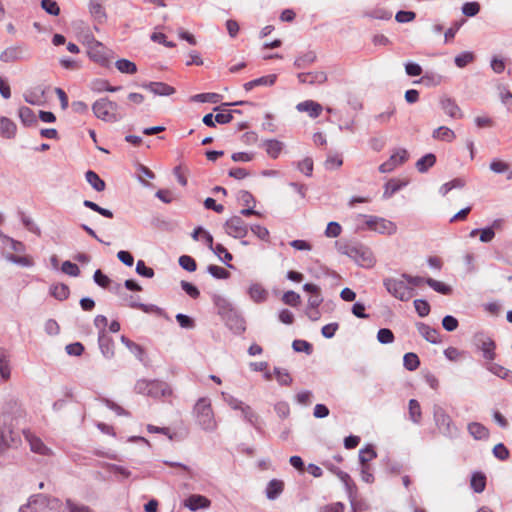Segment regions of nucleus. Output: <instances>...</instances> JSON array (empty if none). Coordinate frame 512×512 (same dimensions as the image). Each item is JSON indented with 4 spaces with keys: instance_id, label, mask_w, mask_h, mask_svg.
Listing matches in <instances>:
<instances>
[{
    "instance_id": "1",
    "label": "nucleus",
    "mask_w": 512,
    "mask_h": 512,
    "mask_svg": "<svg viewBox=\"0 0 512 512\" xmlns=\"http://www.w3.org/2000/svg\"><path fill=\"white\" fill-rule=\"evenodd\" d=\"M339 253L348 256L356 264L364 268L373 267L375 257L371 249L359 242L336 243Z\"/></svg>"
},
{
    "instance_id": "2",
    "label": "nucleus",
    "mask_w": 512,
    "mask_h": 512,
    "mask_svg": "<svg viewBox=\"0 0 512 512\" xmlns=\"http://www.w3.org/2000/svg\"><path fill=\"white\" fill-rule=\"evenodd\" d=\"M19 512H65L62 502L55 497L44 494L33 496L27 505L22 506Z\"/></svg>"
},
{
    "instance_id": "3",
    "label": "nucleus",
    "mask_w": 512,
    "mask_h": 512,
    "mask_svg": "<svg viewBox=\"0 0 512 512\" xmlns=\"http://www.w3.org/2000/svg\"><path fill=\"white\" fill-rule=\"evenodd\" d=\"M433 418L436 427L444 437L456 439L460 435V429L441 406L435 405L433 407Z\"/></svg>"
},
{
    "instance_id": "4",
    "label": "nucleus",
    "mask_w": 512,
    "mask_h": 512,
    "mask_svg": "<svg viewBox=\"0 0 512 512\" xmlns=\"http://www.w3.org/2000/svg\"><path fill=\"white\" fill-rule=\"evenodd\" d=\"M92 110L98 119L106 122H117L123 118V115L119 113L118 104L107 97L95 101Z\"/></svg>"
},
{
    "instance_id": "5",
    "label": "nucleus",
    "mask_w": 512,
    "mask_h": 512,
    "mask_svg": "<svg viewBox=\"0 0 512 512\" xmlns=\"http://www.w3.org/2000/svg\"><path fill=\"white\" fill-rule=\"evenodd\" d=\"M194 410L197 413L198 424L203 430L213 431L216 428L217 424L209 399H199L194 405Z\"/></svg>"
},
{
    "instance_id": "6",
    "label": "nucleus",
    "mask_w": 512,
    "mask_h": 512,
    "mask_svg": "<svg viewBox=\"0 0 512 512\" xmlns=\"http://www.w3.org/2000/svg\"><path fill=\"white\" fill-rule=\"evenodd\" d=\"M384 286L392 296L401 301L410 300L414 293V289L409 287L405 281L395 278L385 279Z\"/></svg>"
},
{
    "instance_id": "7",
    "label": "nucleus",
    "mask_w": 512,
    "mask_h": 512,
    "mask_svg": "<svg viewBox=\"0 0 512 512\" xmlns=\"http://www.w3.org/2000/svg\"><path fill=\"white\" fill-rule=\"evenodd\" d=\"M366 219L365 223L368 229L378 232L380 234L393 235L397 231V226L394 222L377 216L361 215Z\"/></svg>"
},
{
    "instance_id": "8",
    "label": "nucleus",
    "mask_w": 512,
    "mask_h": 512,
    "mask_svg": "<svg viewBox=\"0 0 512 512\" xmlns=\"http://www.w3.org/2000/svg\"><path fill=\"white\" fill-rule=\"evenodd\" d=\"M224 230L231 237L244 238L248 233V226L241 216L236 215L225 222Z\"/></svg>"
},
{
    "instance_id": "9",
    "label": "nucleus",
    "mask_w": 512,
    "mask_h": 512,
    "mask_svg": "<svg viewBox=\"0 0 512 512\" xmlns=\"http://www.w3.org/2000/svg\"><path fill=\"white\" fill-rule=\"evenodd\" d=\"M88 56L91 60L102 66H108L110 63L108 50L99 41L92 39L88 44Z\"/></svg>"
},
{
    "instance_id": "10",
    "label": "nucleus",
    "mask_w": 512,
    "mask_h": 512,
    "mask_svg": "<svg viewBox=\"0 0 512 512\" xmlns=\"http://www.w3.org/2000/svg\"><path fill=\"white\" fill-rule=\"evenodd\" d=\"M28 50L25 45H15L6 48L0 54V60L5 63H11L28 58Z\"/></svg>"
},
{
    "instance_id": "11",
    "label": "nucleus",
    "mask_w": 512,
    "mask_h": 512,
    "mask_svg": "<svg viewBox=\"0 0 512 512\" xmlns=\"http://www.w3.org/2000/svg\"><path fill=\"white\" fill-rule=\"evenodd\" d=\"M408 159V152L405 149L396 150L390 158L379 166L381 173H389L393 171L397 166L403 164Z\"/></svg>"
},
{
    "instance_id": "12",
    "label": "nucleus",
    "mask_w": 512,
    "mask_h": 512,
    "mask_svg": "<svg viewBox=\"0 0 512 512\" xmlns=\"http://www.w3.org/2000/svg\"><path fill=\"white\" fill-rule=\"evenodd\" d=\"M20 443V437L10 427H0V453L9 447H16Z\"/></svg>"
},
{
    "instance_id": "13",
    "label": "nucleus",
    "mask_w": 512,
    "mask_h": 512,
    "mask_svg": "<svg viewBox=\"0 0 512 512\" xmlns=\"http://www.w3.org/2000/svg\"><path fill=\"white\" fill-rule=\"evenodd\" d=\"M23 435H24L26 441L29 443L30 449L32 452L40 454V455H44V456H48L52 453L51 449L48 448L40 438L35 436L29 430H24Z\"/></svg>"
},
{
    "instance_id": "14",
    "label": "nucleus",
    "mask_w": 512,
    "mask_h": 512,
    "mask_svg": "<svg viewBox=\"0 0 512 512\" xmlns=\"http://www.w3.org/2000/svg\"><path fill=\"white\" fill-rule=\"evenodd\" d=\"M440 106L443 112L451 118L460 119L463 117V113L460 107L456 101L450 97H442L440 99Z\"/></svg>"
},
{
    "instance_id": "15",
    "label": "nucleus",
    "mask_w": 512,
    "mask_h": 512,
    "mask_svg": "<svg viewBox=\"0 0 512 512\" xmlns=\"http://www.w3.org/2000/svg\"><path fill=\"white\" fill-rule=\"evenodd\" d=\"M98 344L102 355L106 359H111L114 356V342L106 330L99 331Z\"/></svg>"
},
{
    "instance_id": "16",
    "label": "nucleus",
    "mask_w": 512,
    "mask_h": 512,
    "mask_svg": "<svg viewBox=\"0 0 512 512\" xmlns=\"http://www.w3.org/2000/svg\"><path fill=\"white\" fill-rule=\"evenodd\" d=\"M248 104L247 101H239L232 103V105H244ZM231 106V103H224L221 106H217L214 108V111H218L215 115V121L219 124H227L233 119V111L227 109V107Z\"/></svg>"
},
{
    "instance_id": "17",
    "label": "nucleus",
    "mask_w": 512,
    "mask_h": 512,
    "mask_svg": "<svg viewBox=\"0 0 512 512\" xmlns=\"http://www.w3.org/2000/svg\"><path fill=\"white\" fill-rule=\"evenodd\" d=\"M226 325L235 333H242L245 331V321L241 315L234 309L230 314L222 318Z\"/></svg>"
},
{
    "instance_id": "18",
    "label": "nucleus",
    "mask_w": 512,
    "mask_h": 512,
    "mask_svg": "<svg viewBox=\"0 0 512 512\" xmlns=\"http://www.w3.org/2000/svg\"><path fill=\"white\" fill-rule=\"evenodd\" d=\"M417 330L419 334L428 342L432 344H438L441 342L440 335L438 330L429 325L418 322L416 323Z\"/></svg>"
},
{
    "instance_id": "19",
    "label": "nucleus",
    "mask_w": 512,
    "mask_h": 512,
    "mask_svg": "<svg viewBox=\"0 0 512 512\" xmlns=\"http://www.w3.org/2000/svg\"><path fill=\"white\" fill-rule=\"evenodd\" d=\"M478 348L482 351L483 358L491 362L496 358V344L490 337H484L479 340Z\"/></svg>"
},
{
    "instance_id": "20",
    "label": "nucleus",
    "mask_w": 512,
    "mask_h": 512,
    "mask_svg": "<svg viewBox=\"0 0 512 512\" xmlns=\"http://www.w3.org/2000/svg\"><path fill=\"white\" fill-rule=\"evenodd\" d=\"M297 78L299 82L304 84H322L326 82L327 75L326 73L322 71H316V72H308V73H299L297 75Z\"/></svg>"
},
{
    "instance_id": "21",
    "label": "nucleus",
    "mask_w": 512,
    "mask_h": 512,
    "mask_svg": "<svg viewBox=\"0 0 512 512\" xmlns=\"http://www.w3.org/2000/svg\"><path fill=\"white\" fill-rule=\"evenodd\" d=\"M155 95L169 96L174 93V88L162 82H149L142 85Z\"/></svg>"
},
{
    "instance_id": "22",
    "label": "nucleus",
    "mask_w": 512,
    "mask_h": 512,
    "mask_svg": "<svg viewBox=\"0 0 512 512\" xmlns=\"http://www.w3.org/2000/svg\"><path fill=\"white\" fill-rule=\"evenodd\" d=\"M484 366L489 372H491L495 376H497L501 379L509 380L512 383V371L511 370L505 368L504 366H502L500 364L494 363L493 361L486 362Z\"/></svg>"
},
{
    "instance_id": "23",
    "label": "nucleus",
    "mask_w": 512,
    "mask_h": 512,
    "mask_svg": "<svg viewBox=\"0 0 512 512\" xmlns=\"http://www.w3.org/2000/svg\"><path fill=\"white\" fill-rule=\"evenodd\" d=\"M296 108L300 112H307L312 118L318 117L322 112V106L312 100L300 102L297 104Z\"/></svg>"
},
{
    "instance_id": "24",
    "label": "nucleus",
    "mask_w": 512,
    "mask_h": 512,
    "mask_svg": "<svg viewBox=\"0 0 512 512\" xmlns=\"http://www.w3.org/2000/svg\"><path fill=\"white\" fill-rule=\"evenodd\" d=\"M467 430L475 440H484L489 437V430L479 422L469 423Z\"/></svg>"
},
{
    "instance_id": "25",
    "label": "nucleus",
    "mask_w": 512,
    "mask_h": 512,
    "mask_svg": "<svg viewBox=\"0 0 512 512\" xmlns=\"http://www.w3.org/2000/svg\"><path fill=\"white\" fill-rule=\"evenodd\" d=\"M248 294L255 303L265 302L268 298V292L258 283H254L249 287Z\"/></svg>"
},
{
    "instance_id": "26",
    "label": "nucleus",
    "mask_w": 512,
    "mask_h": 512,
    "mask_svg": "<svg viewBox=\"0 0 512 512\" xmlns=\"http://www.w3.org/2000/svg\"><path fill=\"white\" fill-rule=\"evenodd\" d=\"M89 11L94 21H96L98 24H103L106 22L107 14L101 3L91 1L89 4Z\"/></svg>"
},
{
    "instance_id": "27",
    "label": "nucleus",
    "mask_w": 512,
    "mask_h": 512,
    "mask_svg": "<svg viewBox=\"0 0 512 512\" xmlns=\"http://www.w3.org/2000/svg\"><path fill=\"white\" fill-rule=\"evenodd\" d=\"M277 76L275 74L263 76L244 84V89L250 91L258 86H272L276 81Z\"/></svg>"
},
{
    "instance_id": "28",
    "label": "nucleus",
    "mask_w": 512,
    "mask_h": 512,
    "mask_svg": "<svg viewBox=\"0 0 512 512\" xmlns=\"http://www.w3.org/2000/svg\"><path fill=\"white\" fill-rule=\"evenodd\" d=\"M262 146L266 153L273 159H276L282 152L284 144L281 141L271 139L266 140Z\"/></svg>"
},
{
    "instance_id": "29",
    "label": "nucleus",
    "mask_w": 512,
    "mask_h": 512,
    "mask_svg": "<svg viewBox=\"0 0 512 512\" xmlns=\"http://www.w3.org/2000/svg\"><path fill=\"white\" fill-rule=\"evenodd\" d=\"M284 483L278 479H272L266 487V496L269 500H275L283 491Z\"/></svg>"
},
{
    "instance_id": "30",
    "label": "nucleus",
    "mask_w": 512,
    "mask_h": 512,
    "mask_svg": "<svg viewBox=\"0 0 512 512\" xmlns=\"http://www.w3.org/2000/svg\"><path fill=\"white\" fill-rule=\"evenodd\" d=\"M0 134L7 139L13 138L16 134L15 123L7 117H2L0 119Z\"/></svg>"
},
{
    "instance_id": "31",
    "label": "nucleus",
    "mask_w": 512,
    "mask_h": 512,
    "mask_svg": "<svg viewBox=\"0 0 512 512\" xmlns=\"http://www.w3.org/2000/svg\"><path fill=\"white\" fill-rule=\"evenodd\" d=\"M11 375L9 354L5 349L0 348V376L8 380Z\"/></svg>"
},
{
    "instance_id": "32",
    "label": "nucleus",
    "mask_w": 512,
    "mask_h": 512,
    "mask_svg": "<svg viewBox=\"0 0 512 512\" xmlns=\"http://www.w3.org/2000/svg\"><path fill=\"white\" fill-rule=\"evenodd\" d=\"M432 137L435 140L452 142L456 138V135L452 129L446 126H440L433 131Z\"/></svg>"
},
{
    "instance_id": "33",
    "label": "nucleus",
    "mask_w": 512,
    "mask_h": 512,
    "mask_svg": "<svg viewBox=\"0 0 512 512\" xmlns=\"http://www.w3.org/2000/svg\"><path fill=\"white\" fill-rule=\"evenodd\" d=\"M316 53L314 51H307L299 55L295 61L294 66L298 69H304L316 61Z\"/></svg>"
},
{
    "instance_id": "34",
    "label": "nucleus",
    "mask_w": 512,
    "mask_h": 512,
    "mask_svg": "<svg viewBox=\"0 0 512 512\" xmlns=\"http://www.w3.org/2000/svg\"><path fill=\"white\" fill-rule=\"evenodd\" d=\"M85 179L97 192H102L105 190L106 184L96 172L88 170L85 173Z\"/></svg>"
},
{
    "instance_id": "35",
    "label": "nucleus",
    "mask_w": 512,
    "mask_h": 512,
    "mask_svg": "<svg viewBox=\"0 0 512 512\" xmlns=\"http://www.w3.org/2000/svg\"><path fill=\"white\" fill-rule=\"evenodd\" d=\"M167 393H170L168 391V386L166 383L161 381L153 380L148 391V395L153 398H160L162 396H165Z\"/></svg>"
},
{
    "instance_id": "36",
    "label": "nucleus",
    "mask_w": 512,
    "mask_h": 512,
    "mask_svg": "<svg viewBox=\"0 0 512 512\" xmlns=\"http://www.w3.org/2000/svg\"><path fill=\"white\" fill-rule=\"evenodd\" d=\"M19 118L23 125L32 126L37 123V118L34 111L26 106L20 107L18 111Z\"/></svg>"
},
{
    "instance_id": "37",
    "label": "nucleus",
    "mask_w": 512,
    "mask_h": 512,
    "mask_svg": "<svg viewBox=\"0 0 512 512\" xmlns=\"http://www.w3.org/2000/svg\"><path fill=\"white\" fill-rule=\"evenodd\" d=\"M436 163V156L433 153H427L416 162V168L420 173H425Z\"/></svg>"
},
{
    "instance_id": "38",
    "label": "nucleus",
    "mask_w": 512,
    "mask_h": 512,
    "mask_svg": "<svg viewBox=\"0 0 512 512\" xmlns=\"http://www.w3.org/2000/svg\"><path fill=\"white\" fill-rule=\"evenodd\" d=\"M214 304L217 307L218 313L222 318L227 314H230L234 310L232 304L222 296H215Z\"/></svg>"
},
{
    "instance_id": "39",
    "label": "nucleus",
    "mask_w": 512,
    "mask_h": 512,
    "mask_svg": "<svg viewBox=\"0 0 512 512\" xmlns=\"http://www.w3.org/2000/svg\"><path fill=\"white\" fill-rule=\"evenodd\" d=\"M470 485L474 492H483L486 487V476L482 472H474L471 477Z\"/></svg>"
},
{
    "instance_id": "40",
    "label": "nucleus",
    "mask_w": 512,
    "mask_h": 512,
    "mask_svg": "<svg viewBox=\"0 0 512 512\" xmlns=\"http://www.w3.org/2000/svg\"><path fill=\"white\" fill-rule=\"evenodd\" d=\"M3 256L8 262L22 267H32L34 265L33 260L29 256H17L12 253H4Z\"/></svg>"
},
{
    "instance_id": "41",
    "label": "nucleus",
    "mask_w": 512,
    "mask_h": 512,
    "mask_svg": "<svg viewBox=\"0 0 512 512\" xmlns=\"http://www.w3.org/2000/svg\"><path fill=\"white\" fill-rule=\"evenodd\" d=\"M240 411L243 419L258 429L259 416L254 412L251 406L244 404Z\"/></svg>"
},
{
    "instance_id": "42",
    "label": "nucleus",
    "mask_w": 512,
    "mask_h": 512,
    "mask_svg": "<svg viewBox=\"0 0 512 512\" xmlns=\"http://www.w3.org/2000/svg\"><path fill=\"white\" fill-rule=\"evenodd\" d=\"M98 465L106 469L108 472L121 475L123 478H128L131 476V472L123 466L106 462H98Z\"/></svg>"
},
{
    "instance_id": "43",
    "label": "nucleus",
    "mask_w": 512,
    "mask_h": 512,
    "mask_svg": "<svg viewBox=\"0 0 512 512\" xmlns=\"http://www.w3.org/2000/svg\"><path fill=\"white\" fill-rule=\"evenodd\" d=\"M409 418L415 423L419 424L422 418V412L419 402L416 399L409 401Z\"/></svg>"
},
{
    "instance_id": "44",
    "label": "nucleus",
    "mask_w": 512,
    "mask_h": 512,
    "mask_svg": "<svg viewBox=\"0 0 512 512\" xmlns=\"http://www.w3.org/2000/svg\"><path fill=\"white\" fill-rule=\"evenodd\" d=\"M194 240L201 241L210 249H213V237L209 232L204 230L202 227L194 229Z\"/></svg>"
},
{
    "instance_id": "45",
    "label": "nucleus",
    "mask_w": 512,
    "mask_h": 512,
    "mask_svg": "<svg viewBox=\"0 0 512 512\" xmlns=\"http://www.w3.org/2000/svg\"><path fill=\"white\" fill-rule=\"evenodd\" d=\"M51 295L58 300H65L70 294L69 287L66 284H56L50 288Z\"/></svg>"
},
{
    "instance_id": "46",
    "label": "nucleus",
    "mask_w": 512,
    "mask_h": 512,
    "mask_svg": "<svg viewBox=\"0 0 512 512\" xmlns=\"http://www.w3.org/2000/svg\"><path fill=\"white\" fill-rule=\"evenodd\" d=\"M115 66L121 73L134 74L137 72L136 64L128 59L117 60Z\"/></svg>"
},
{
    "instance_id": "47",
    "label": "nucleus",
    "mask_w": 512,
    "mask_h": 512,
    "mask_svg": "<svg viewBox=\"0 0 512 512\" xmlns=\"http://www.w3.org/2000/svg\"><path fill=\"white\" fill-rule=\"evenodd\" d=\"M403 365L407 370L414 371L420 365L419 357L412 352L406 353L403 357Z\"/></svg>"
},
{
    "instance_id": "48",
    "label": "nucleus",
    "mask_w": 512,
    "mask_h": 512,
    "mask_svg": "<svg viewBox=\"0 0 512 512\" xmlns=\"http://www.w3.org/2000/svg\"><path fill=\"white\" fill-rule=\"evenodd\" d=\"M377 457L372 446H367L359 451V461L361 465L369 464L371 460Z\"/></svg>"
},
{
    "instance_id": "49",
    "label": "nucleus",
    "mask_w": 512,
    "mask_h": 512,
    "mask_svg": "<svg viewBox=\"0 0 512 512\" xmlns=\"http://www.w3.org/2000/svg\"><path fill=\"white\" fill-rule=\"evenodd\" d=\"M221 95L217 93H201L194 95V101L201 102V103H212L216 104L220 102Z\"/></svg>"
},
{
    "instance_id": "50",
    "label": "nucleus",
    "mask_w": 512,
    "mask_h": 512,
    "mask_svg": "<svg viewBox=\"0 0 512 512\" xmlns=\"http://www.w3.org/2000/svg\"><path fill=\"white\" fill-rule=\"evenodd\" d=\"M474 60V54L470 51H465L458 54L455 59V65L459 68H464Z\"/></svg>"
},
{
    "instance_id": "51",
    "label": "nucleus",
    "mask_w": 512,
    "mask_h": 512,
    "mask_svg": "<svg viewBox=\"0 0 512 512\" xmlns=\"http://www.w3.org/2000/svg\"><path fill=\"white\" fill-rule=\"evenodd\" d=\"M123 300L126 301L127 305L131 308H137L144 312L149 311L148 305L139 302V296L125 294Z\"/></svg>"
},
{
    "instance_id": "52",
    "label": "nucleus",
    "mask_w": 512,
    "mask_h": 512,
    "mask_svg": "<svg viewBox=\"0 0 512 512\" xmlns=\"http://www.w3.org/2000/svg\"><path fill=\"white\" fill-rule=\"evenodd\" d=\"M83 205L86 208H89V209L99 213L100 215L106 217V218H113V212L111 210L106 209V208H102L98 204H96L95 202H93L91 200H84L83 201Z\"/></svg>"
},
{
    "instance_id": "53",
    "label": "nucleus",
    "mask_w": 512,
    "mask_h": 512,
    "mask_svg": "<svg viewBox=\"0 0 512 512\" xmlns=\"http://www.w3.org/2000/svg\"><path fill=\"white\" fill-rule=\"evenodd\" d=\"M274 374L280 385L289 386L292 383V377L287 370L275 367Z\"/></svg>"
},
{
    "instance_id": "54",
    "label": "nucleus",
    "mask_w": 512,
    "mask_h": 512,
    "mask_svg": "<svg viewBox=\"0 0 512 512\" xmlns=\"http://www.w3.org/2000/svg\"><path fill=\"white\" fill-rule=\"evenodd\" d=\"M211 250L215 253V255L218 256V258L222 262L227 264L229 267H232V265L228 264V262L232 260V255L227 251V249L223 245L217 244Z\"/></svg>"
},
{
    "instance_id": "55",
    "label": "nucleus",
    "mask_w": 512,
    "mask_h": 512,
    "mask_svg": "<svg viewBox=\"0 0 512 512\" xmlns=\"http://www.w3.org/2000/svg\"><path fill=\"white\" fill-rule=\"evenodd\" d=\"M426 283L436 292L447 295L451 292V288L444 283L432 278H427Z\"/></svg>"
},
{
    "instance_id": "56",
    "label": "nucleus",
    "mask_w": 512,
    "mask_h": 512,
    "mask_svg": "<svg viewBox=\"0 0 512 512\" xmlns=\"http://www.w3.org/2000/svg\"><path fill=\"white\" fill-rule=\"evenodd\" d=\"M41 7L50 15L58 16L60 14V8L54 0H41Z\"/></svg>"
},
{
    "instance_id": "57",
    "label": "nucleus",
    "mask_w": 512,
    "mask_h": 512,
    "mask_svg": "<svg viewBox=\"0 0 512 512\" xmlns=\"http://www.w3.org/2000/svg\"><path fill=\"white\" fill-rule=\"evenodd\" d=\"M94 282L101 288H108L111 284V279L105 275L100 269L96 270L93 275Z\"/></svg>"
},
{
    "instance_id": "58",
    "label": "nucleus",
    "mask_w": 512,
    "mask_h": 512,
    "mask_svg": "<svg viewBox=\"0 0 512 512\" xmlns=\"http://www.w3.org/2000/svg\"><path fill=\"white\" fill-rule=\"evenodd\" d=\"M282 301L286 305L297 307L301 302V297L298 293L294 291H287L283 294Z\"/></svg>"
},
{
    "instance_id": "59",
    "label": "nucleus",
    "mask_w": 512,
    "mask_h": 512,
    "mask_svg": "<svg viewBox=\"0 0 512 512\" xmlns=\"http://www.w3.org/2000/svg\"><path fill=\"white\" fill-rule=\"evenodd\" d=\"M395 337L393 332L388 328H381L377 332V340L381 344H391Z\"/></svg>"
},
{
    "instance_id": "60",
    "label": "nucleus",
    "mask_w": 512,
    "mask_h": 512,
    "mask_svg": "<svg viewBox=\"0 0 512 512\" xmlns=\"http://www.w3.org/2000/svg\"><path fill=\"white\" fill-rule=\"evenodd\" d=\"M66 508L69 512H94L89 506L74 502L71 499L66 500Z\"/></svg>"
},
{
    "instance_id": "61",
    "label": "nucleus",
    "mask_w": 512,
    "mask_h": 512,
    "mask_svg": "<svg viewBox=\"0 0 512 512\" xmlns=\"http://www.w3.org/2000/svg\"><path fill=\"white\" fill-rule=\"evenodd\" d=\"M20 219L23 223V225L32 233L36 234V235H40L41 234V230L40 228L33 222V220L26 216L24 212H20Z\"/></svg>"
},
{
    "instance_id": "62",
    "label": "nucleus",
    "mask_w": 512,
    "mask_h": 512,
    "mask_svg": "<svg viewBox=\"0 0 512 512\" xmlns=\"http://www.w3.org/2000/svg\"><path fill=\"white\" fill-rule=\"evenodd\" d=\"M208 272L217 279H227L230 276L228 270L217 265H209Z\"/></svg>"
},
{
    "instance_id": "63",
    "label": "nucleus",
    "mask_w": 512,
    "mask_h": 512,
    "mask_svg": "<svg viewBox=\"0 0 512 512\" xmlns=\"http://www.w3.org/2000/svg\"><path fill=\"white\" fill-rule=\"evenodd\" d=\"M342 232V227L338 222L331 221L328 223L326 230H325V236L329 238H336L338 237Z\"/></svg>"
},
{
    "instance_id": "64",
    "label": "nucleus",
    "mask_w": 512,
    "mask_h": 512,
    "mask_svg": "<svg viewBox=\"0 0 512 512\" xmlns=\"http://www.w3.org/2000/svg\"><path fill=\"white\" fill-rule=\"evenodd\" d=\"M414 307L420 317H425L430 312V305L426 300L416 299L414 301Z\"/></svg>"
}]
</instances>
